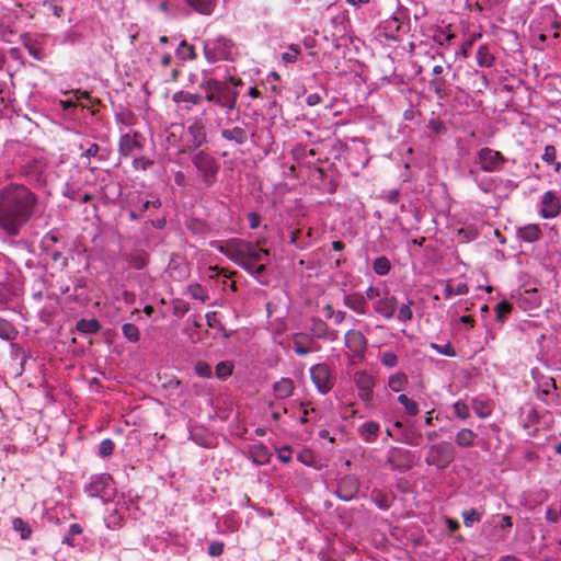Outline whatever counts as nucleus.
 I'll list each match as a JSON object with an SVG mask.
<instances>
[{
  "label": "nucleus",
  "mask_w": 561,
  "mask_h": 561,
  "mask_svg": "<svg viewBox=\"0 0 561 561\" xmlns=\"http://www.w3.org/2000/svg\"><path fill=\"white\" fill-rule=\"evenodd\" d=\"M344 344L354 357H364L367 350V339L362 331L348 330L344 335Z\"/></svg>",
  "instance_id": "obj_11"
},
{
  "label": "nucleus",
  "mask_w": 561,
  "mask_h": 561,
  "mask_svg": "<svg viewBox=\"0 0 561 561\" xmlns=\"http://www.w3.org/2000/svg\"><path fill=\"white\" fill-rule=\"evenodd\" d=\"M359 486V480L353 474H347L339 481L335 494L342 501L347 502L353 500L357 495Z\"/></svg>",
  "instance_id": "obj_13"
},
{
  "label": "nucleus",
  "mask_w": 561,
  "mask_h": 561,
  "mask_svg": "<svg viewBox=\"0 0 561 561\" xmlns=\"http://www.w3.org/2000/svg\"><path fill=\"white\" fill-rule=\"evenodd\" d=\"M157 9L163 13V14H169L172 10V4H171V0H161L159 3L157 2Z\"/></svg>",
  "instance_id": "obj_64"
},
{
  "label": "nucleus",
  "mask_w": 561,
  "mask_h": 561,
  "mask_svg": "<svg viewBox=\"0 0 561 561\" xmlns=\"http://www.w3.org/2000/svg\"><path fill=\"white\" fill-rule=\"evenodd\" d=\"M413 305H414V301L412 299H409L407 304H403L399 308L398 320L400 322L407 323L413 319V311H412Z\"/></svg>",
  "instance_id": "obj_47"
},
{
  "label": "nucleus",
  "mask_w": 561,
  "mask_h": 561,
  "mask_svg": "<svg viewBox=\"0 0 561 561\" xmlns=\"http://www.w3.org/2000/svg\"><path fill=\"white\" fill-rule=\"evenodd\" d=\"M456 450L448 442H439L428 447L425 455V462L438 470L446 469L455 459Z\"/></svg>",
  "instance_id": "obj_7"
},
{
  "label": "nucleus",
  "mask_w": 561,
  "mask_h": 561,
  "mask_svg": "<svg viewBox=\"0 0 561 561\" xmlns=\"http://www.w3.org/2000/svg\"><path fill=\"white\" fill-rule=\"evenodd\" d=\"M371 499L374 500V502L376 503V505L379 508L386 510V508L389 507V503H388L387 497L380 491L374 490L371 492Z\"/></svg>",
  "instance_id": "obj_57"
},
{
  "label": "nucleus",
  "mask_w": 561,
  "mask_h": 561,
  "mask_svg": "<svg viewBox=\"0 0 561 561\" xmlns=\"http://www.w3.org/2000/svg\"><path fill=\"white\" fill-rule=\"evenodd\" d=\"M471 405H472L474 413L480 419H486L492 413V409L486 400H483L480 398H474V399H472Z\"/></svg>",
  "instance_id": "obj_35"
},
{
  "label": "nucleus",
  "mask_w": 561,
  "mask_h": 561,
  "mask_svg": "<svg viewBox=\"0 0 561 561\" xmlns=\"http://www.w3.org/2000/svg\"><path fill=\"white\" fill-rule=\"evenodd\" d=\"M150 207H153V208H160L161 207V201L159 197H156L152 201H146L141 207H140V213H145L147 211Z\"/></svg>",
  "instance_id": "obj_63"
},
{
  "label": "nucleus",
  "mask_w": 561,
  "mask_h": 561,
  "mask_svg": "<svg viewBox=\"0 0 561 561\" xmlns=\"http://www.w3.org/2000/svg\"><path fill=\"white\" fill-rule=\"evenodd\" d=\"M408 382V376L402 371L391 375L388 379V386L393 392H400L403 390Z\"/></svg>",
  "instance_id": "obj_33"
},
{
  "label": "nucleus",
  "mask_w": 561,
  "mask_h": 561,
  "mask_svg": "<svg viewBox=\"0 0 561 561\" xmlns=\"http://www.w3.org/2000/svg\"><path fill=\"white\" fill-rule=\"evenodd\" d=\"M241 84V79H230V83L209 78L201 83V89L205 91V99L215 105L225 108L227 112L236 110L239 98L237 87Z\"/></svg>",
  "instance_id": "obj_3"
},
{
  "label": "nucleus",
  "mask_w": 561,
  "mask_h": 561,
  "mask_svg": "<svg viewBox=\"0 0 561 561\" xmlns=\"http://www.w3.org/2000/svg\"><path fill=\"white\" fill-rule=\"evenodd\" d=\"M469 291V287L466 283H458L456 286L447 284L444 288V296L446 299H450L453 296L466 295Z\"/></svg>",
  "instance_id": "obj_42"
},
{
  "label": "nucleus",
  "mask_w": 561,
  "mask_h": 561,
  "mask_svg": "<svg viewBox=\"0 0 561 561\" xmlns=\"http://www.w3.org/2000/svg\"><path fill=\"white\" fill-rule=\"evenodd\" d=\"M37 209V194L24 184L10 183L0 190V229L7 236H20Z\"/></svg>",
  "instance_id": "obj_1"
},
{
  "label": "nucleus",
  "mask_w": 561,
  "mask_h": 561,
  "mask_svg": "<svg viewBox=\"0 0 561 561\" xmlns=\"http://www.w3.org/2000/svg\"><path fill=\"white\" fill-rule=\"evenodd\" d=\"M187 134L190 139L186 146L181 150L182 153H192L206 142L205 125L202 118H194L188 123Z\"/></svg>",
  "instance_id": "obj_9"
},
{
  "label": "nucleus",
  "mask_w": 561,
  "mask_h": 561,
  "mask_svg": "<svg viewBox=\"0 0 561 561\" xmlns=\"http://www.w3.org/2000/svg\"><path fill=\"white\" fill-rule=\"evenodd\" d=\"M506 161L507 159L500 151L489 147L481 148L476 158V163L484 172H499L503 170Z\"/></svg>",
  "instance_id": "obj_8"
},
{
  "label": "nucleus",
  "mask_w": 561,
  "mask_h": 561,
  "mask_svg": "<svg viewBox=\"0 0 561 561\" xmlns=\"http://www.w3.org/2000/svg\"><path fill=\"white\" fill-rule=\"evenodd\" d=\"M16 336H18V331L14 328V325L10 321H8L3 318H0V339L5 340V341H12Z\"/></svg>",
  "instance_id": "obj_38"
},
{
  "label": "nucleus",
  "mask_w": 561,
  "mask_h": 561,
  "mask_svg": "<svg viewBox=\"0 0 561 561\" xmlns=\"http://www.w3.org/2000/svg\"><path fill=\"white\" fill-rule=\"evenodd\" d=\"M217 0H185V2L196 12L204 15H210L214 12Z\"/></svg>",
  "instance_id": "obj_31"
},
{
  "label": "nucleus",
  "mask_w": 561,
  "mask_h": 561,
  "mask_svg": "<svg viewBox=\"0 0 561 561\" xmlns=\"http://www.w3.org/2000/svg\"><path fill=\"white\" fill-rule=\"evenodd\" d=\"M101 325L95 319H81L77 322V330L83 333L94 334L100 330Z\"/></svg>",
  "instance_id": "obj_40"
},
{
  "label": "nucleus",
  "mask_w": 561,
  "mask_h": 561,
  "mask_svg": "<svg viewBox=\"0 0 561 561\" xmlns=\"http://www.w3.org/2000/svg\"><path fill=\"white\" fill-rule=\"evenodd\" d=\"M308 329L317 339H322L329 342H334L339 339V332L331 329L327 322L320 318H312L309 322Z\"/></svg>",
  "instance_id": "obj_15"
},
{
  "label": "nucleus",
  "mask_w": 561,
  "mask_h": 561,
  "mask_svg": "<svg viewBox=\"0 0 561 561\" xmlns=\"http://www.w3.org/2000/svg\"><path fill=\"white\" fill-rule=\"evenodd\" d=\"M125 506V503H117L113 510H108L107 514L104 517V523L108 529L116 530L123 527L124 525V514L122 513V508Z\"/></svg>",
  "instance_id": "obj_22"
},
{
  "label": "nucleus",
  "mask_w": 561,
  "mask_h": 561,
  "mask_svg": "<svg viewBox=\"0 0 561 561\" xmlns=\"http://www.w3.org/2000/svg\"><path fill=\"white\" fill-rule=\"evenodd\" d=\"M477 62L480 67L484 68H491L493 66L494 57L486 46L482 45L478 48Z\"/></svg>",
  "instance_id": "obj_36"
},
{
  "label": "nucleus",
  "mask_w": 561,
  "mask_h": 561,
  "mask_svg": "<svg viewBox=\"0 0 561 561\" xmlns=\"http://www.w3.org/2000/svg\"><path fill=\"white\" fill-rule=\"evenodd\" d=\"M381 297L382 296H381L380 289L378 287L369 286L366 289V295H365L366 300L369 299L374 302L375 300H377Z\"/></svg>",
  "instance_id": "obj_61"
},
{
  "label": "nucleus",
  "mask_w": 561,
  "mask_h": 561,
  "mask_svg": "<svg viewBox=\"0 0 561 561\" xmlns=\"http://www.w3.org/2000/svg\"><path fill=\"white\" fill-rule=\"evenodd\" d=\"M12 527L15 531L20 533L21 539L23 540L28 539L32 535L31 526L21 517L13 518Z\"/></svg>",
  "instance_id": "obj_39"
},
{
  "label": "nucleus",
  "mask_w": 561,
  "mask_h": 561,
  "mask_svg": "<svg viewBox=\"0 0 561 561\" xmlns=\"http://www.w3.org/2000/svg\"><path fill=\"white\" fill-rule=\"evenodd\" d=\"M463 524L466 527H472L476 523H480L483 516V511L479 508L466 510L461 513Z\"/></svg>",
  "instance_id": "obj_37"
},
{
  "label": "nucleus",
  "mask_w": 561,
  "mask_h": 561,
  "mask_svg": "<svg viewBox=\"0 0 561 561\" xmlns=\"http://www.w3.org/2000/svg\"><path fill=\"white\" fill-rule=\"evenodd\" d=\"M380 363L387 368H393L399 363V357L391 351H385L379 354Z\"/></svg>",
  "instance_id": "obj_50"
},
{
  "label": "nucleus",
  "mask_w": 561,
  "mask_h": 561,
  "mask_svg": "<svg viewBox=\"0 0 561 561\" xmlns=\"http://www.w3.org/2000/svg\"><path fill=\"white\" fill-rule=\"evenodd\" d=\"M344 305L358 314H366L368 304L364 295L359 293L345 294L343 298Z\"/></svg>",
  "instance_id": "obj_21"
},
{
  "label": "nucleus",
  "mask_w": 561,
  "mask_h": 561,
  "mask_svg": "<svg viewBox=\"0 0 561 561\" xmlns=\"http://www.w3.org/2000/svg\"><path fill=\"white\" fill-rule=\"evenodd\" d=\"M82 534V527L79 524H71L69 530L62 538V543L68 545L69 547H76V537Z\"/></svg>",
  "instance_id": "obj_44"
},
{
  "label": "nucleus",
  "mask_w": 561,
  "mask_h": 561,
  "mask_svg": "<svg viewBox=\"0 0 561 561\" xmlns=\"http://www.w3.org/2000/svg\"><path fill=\"white\" fill-rule=\"evenodd\" d=\"M373 307L375 312L380 314L382 318L390 320L396 314L398 300L394 296H391L386 291L385 296L374 301Z\"/></svg>",
  "instance_id": "obj_16"
},
{
  "label": "nucleus",
  "mask_w": 561,
  "mask_h": 561,
  "mask_svg": "<svg viewBox=\"0 0 561 561\" xmlns=\"http://www.w3.org/2000/svg\"><path fill=\"white\" fill-rule=\"evenodd\" d=\"M354 382L356 385L360 400L366 403H370L374 397V377L365 370H359L354 374Z\"/></svg>",
  "instance_id": "obj_12"
},
{
  "label": "nucleus",
  "mask_w": 561,
  "mask_h": 561,
  "mask_svg": "<svg viewBox=\"0 0 561 561\" xmlns=\"http://www.w3.org/2000/svg\"><path fill=\"white\" fill-rule=\"evenodd\" d=\"M172 100L181 110L190 112L194 105H199L203 102V96L187 91H178L173 94Z\"/></svg>",
  "instance_id": "obj_20"
},
{
  "label": "nucleus",
  "mask_w": 561,
  "mask_h": 561,
  "mask_svg": "<svg viewBox=\"0 0 561 561\" xmlns=\"http://www.w3.org/2000/svg\"><path fill=\"white\" fill-rule=\"evenodd\" d=\"M411 453L401 447H391L387 453V463L391 470L408 468Z\"/></svg>",
  "instance_id": "obj_18"
},
{
  "label": "nucleus",
  "mask_w": 561,
  "mask_h": 561,
  "mask_svg": "<svg viewBox=\"0 0 561 561\" xmlns=\"http://www.w3.org/2000/svg\"><path fill=\"white\" fill-rule=\"evenodd\" d=\"M249 455L256 465H265L270 461L271 453L263 444H256L249 448Z\"/></svg>",
  "instance_id": "obj_28"
},
{
  "label": "nucleus",
  "mask_w": 561,
  "mask_h": 561,
  "mask_svg": "<svg viewBox=\"0 0 561 561\" xmlns=\"http://www.w3.org/2000/svg\"><path fill=\"white\" fill-rule=\"evenodd\" d=\"M140 135L138 133L124 134L119 138L118 151L122 157H129L136 149H141L142 145L139 140Z\"/></svg>",
  "instance_id": "obj_19"
},
{
  "label": "nucleus",
  "mask_w": 561,
  "mask_h": 561,
  "mask_svg": "<svg viewBox=\"0 0 561 561\" xmlns=\"http://www.w3.org/2000/svg\"><path fill=\"white\" fill-rule=\"evenodd\" d=\"M125 339L131 343H137L140 337L138 328L134 323H125L122 327Z\"/></svg>",
  "instance_id": "obj_49"
},
{
  "label": "nucleus",
  "mask_w": 561,
  "mask_h": 561,
  "mask_svg": "<svg viewBox=\"0 0 561 561\" xmlns=\"http://www.w3.org/2000/svg\"><path fill=\"white\" fill-rule=\"evenodd\" d=\"M115 444L112 439L105 438L99 445V456L105 458L113 454Z\"/></svg>",
  "instance_id": "obj_53"
},
{
  "label": "nucleus",
  "mask_w": 561,
  "mask_h": 561,
  "mask_svg": "<svg viewBox=\"0 0 561 561\" xmlns=\"http://www.w3.org/2000/svg\"><path fill=\"white\" fill-rule=\"evenodd\" d=\"M556 157H557V150H556L554 146L547 145L545 147L541 159L543 162H546L548 164H553L554 171L559 172L561 169V162H557Z\"/></svg>",
  "instance_id": "obj_41"
},
{
  "label": "nucleus",
  "mask_w": 561,
  "mask_h": 561,
  "mask_svg": "<svg viewBox=\"0 0 561 561\" xmlns=\"http://www.w3.org/2000/svg\"><path fill=\"white\" fill-rule=\"evenodd\" d=\"M310 375L312 382L322 394L328 393L334 386V378L327 364H317L311 367Z\"/></svg>",
  "instance_id": "obj_10"
},
{
  "label": "nucleus",
  "mask_w": 561,
  "mask_h": 561,
  "mask_svg": "<svg viewBox=\"0 0 561 561\" xmlns=\"http://www.w3.org/2000/svg\"><path fill=\"white\" fill-rule=\"evenodd\" d=\"M300 54V46L298 44H290L288 46V50L282 54V61L285 64H294L297 61V58Z\"/></svg>",
  "instance_id": "obj_46"
},
{
  "label": "nucleus",
  "mask_w": 561,
  "mask_h": 561,
  "mask_svg": "<svg viewBox=\"0 0 561 561\" xmlns=\"http://www.w3.org/2000/svg\"><path fill=\"white\" fill-rule=\"evenodd\" d=\"M125 260L131 267L142 270L148 264L149 255L145 250H134L125 254Z\"/></svg>",
  "instance_id": "obj_26"
},
{
  "label": "nucleus",
  "mask_w": 561,
  "mask_h": 561,
  "mask_svg": "<svg viewBox=\"0 0 561 561\" xmlns=\"http://www.w3.org/2000/svg\"><path fill=\"white\" fill-rule=\"evenodd\" d=\"M295 387L290 378H282L273 386L274 396L276 399L284 400L293 394Z\"/></svg>",
  "instance_id": "obj_27"
},
{
  "label": "nucleus",
  "mask_w": 561,
  "mask_h": 561,
  "mask_svg": "<svg viewBox=\"0 0 561 561\" xmlns=\"http://www.w3.org/2000/svg\"><path fill=\"white\" fill-rule=\"evenodd\" d=\"M248 221L251 229H256L261 224V217L257 213L251 211L248 215Z\"/></svg>",
  "instance_id": "obj_62"
},
{
  "label": "nucleus",
  "mask_w": 561,
  "mask_h": 561,
  "mask_svg": "<svg viewBox=\"0 0 561 561\" xmlns=\"http://www.w3.org/2000/svg\"><path fill=\"white\" fill-rule=\"evenodd\" d=\"M453 410L454 414L460 420H467L470 416L469 405L461 400L454 403Z\"/></svg>",
  "instance_id": "obj_51"
},
{
  "label": "nucleus",
  "mask_w": 561,
  "mask_h": 561,
  "mask_svg": "<svg viewBox=\"0 0 561 561\" xmlns=\"http://www.w3.org/2000/svg\"><path fill=\"white\" fill-rule=\"evenodd\" d=\"M373 268L377 275L383 276L390 272L391 264L388 257L379 256L374 261Z\"/></svg>",
  "instance_id": "obj_45"
},
{
  "label": "nucleus",
  "mask_w": 561,
  "mask_h": 561,
  "mask_svg": "<svg viewBox=\"0 0 561 561\" xmlns=\"http://www.w3.org/2000/svg\"><path fill=\"white\" fill-rule=\"evenodd\" d=\"M421 439L420 433H405L403 434V437L400 439L402 443L410 445V446H419Z\"/></svg>",
  "instance_id": "obj_59"
},
{
  "label": "nucleus",
  "mask_w": 561,
  "mask_h": 561,
  "mask_svg": "<svg viewBox=\"0 0 561 561\" xmlns=\"http://www.w3.org/2000/svg\"><path fill=\"white\" fill-rule=\"evenodd\" d=\"M541 229L538 225L531 224L517 230V238L525 242H535L540 238Z\"/></svg>",
  "instance_id": "obj_29"
},
{
  "label": "nucleus",
  "mask_w": 561,
  "mask_h": 561,
  "mask_svg": "<svg viewBox=\"0 0 561 561\" xmlns=\"http://www.w3.org/2000/svg\"><path fill=\"white\" fill-rule=\"evenodd\" d=\"M430 347L435 350L437 353H439L442 355L449 356V357L456 356V351L450 343H446L444 345H439L437 343H431Z\"/></svg>",
  "instance_id": "obj_54"
},
{
  "label": "nucleus",
  "mask_w": 561,
  "mask_h": 561,
  "mask_svg": "<svg viewBox=\"0 0 561 561\" xmlns=\"http://www.w3.org/2000/svg\"><path fill=\"white\" fill-rule=\"evenodd\" d=\"M307 339V335L300 333L295 336L294 340V351L299 356H306L309 353L319 351V346L312 340H309L308 343H304V340Z\"/></svg>",
  "instance_id": "obj_24"
},
{
  "label": "nucleus",
  "mask_w": 561,
  "mask_h": 561,
  "mask_svg": "<svg viewBox=\"0 0 561 561\" xmlns=\"http://www.w3.org/2000/svg\"><path fill=\"white\" fill-rule=\"evenodd\" d=\"M430 84L438 99L443 100L450 95V88L445 78L435 77L431 80Z\"/></svg>",
  "instance_id": "obj_30"
},
{
  "label": "nucleus",
  "mask_w": 561,
  "mask_h": 561,
  "mask_svg": "<svg viewBox=\"0 0 561 561\" xmlns=\"http://www.w3.org/2000/svg\"><path fill=\"white\" fill-rule=\"evenodd\" d=\"M44 7H46L56 18H60L64 9L55 3V0H45Z\"/></svg>",
  "instance_id": "obj_60"
},
{
  "label": "nucleus",
  "mask_w": 561,
  "mask_h": 561,
  "mask_svg": "<svg viewBox=\"0 0 561 561\" xmlns=\"http://www.w3.org/2000/svg\"><path fill=\"white\" fill-rule=\"evenodd\" d=\"M153 165V161L146 157L135 158L133 161V168L135 170L146 171Z\"/></svg>",
  "instance_id": "obj_56"
},
{
  "label": "nucleus",
  "mask_w": 561,
  "mask_h": 561,
  "mask_svg": "<svg viewBox=\"0 0 561 561\" xmlns=\"http://www.w3.org/2000/svg\"><path fill=\"white\" fill-rule=\"evenodd\" d=\"M194 371L201 378H209L211 376V366L206 362H197L194 366Z\"/></svg>",
  "instance_id": "obj_55"
},
{
  "label": "nucleus",
  "mask_w": 561,
  "mask_h": 561,
  "mask_svg": "<svg viewBox=\"0 0 561 561\" xmlns=\"http://www.w3.org/2000/svg\"><path fill=\"white\" fill-rule=\"evenodd\" d=\"M398 401L400 404H402L404 407L407 414H409L411 416H415L419 414L420 409H419L417 402L410 399L407 394H400L398 397Z\"/></svg>",
  "instance_id": "obj_43"
},
{
  "label": "nucleus",
  "mask_w": 561,
  "mask_h": 561,
  "mask_svg": "<svg viewBox=\"0 0 561 561\" xmlns=\"http://www.w3.org/2000/svg\"><path fill=\"white\" fill-rule=\"evenodd\" d=\"M541 205L542 206L539 210V215L542 218H546V219L554 218L560 214L561 199L552 191H548L543 194V196L541 198Z\"/></svg>",
  "instance_id": "obj_14"
},
{
  "label": "nucleus",
  "mask_w": 561,
  "mask_h": 561,
  "mask_svg": "<svg viewBox=\"0 0 561 561\" xmlns=\"http://www.w3.org/2000/svg\"><path fill=\"white\" fill-rule=\"evenodd\" d=\"M512 311V305L506 301L502 300L495 306V312H496V320L500 322H503L505 317Z\"/></svg>",
  "instance_id": "obj_52"
},
{
  "label": "nucleus",
  "mask_w": 561,
  "mask_h": 561,
  "mask_svg": "<svg viewBox=\"0 0 561 561\" xmlns=\"http://www.w3.org/2000/svg\"><path fill=\"white\" fill-rule=\"evenodd\" d=\"M217 250L251 275L259 277L266 270L270 252L256 243L232 238L217 247Z\"/></svg>",
  "instance_id": "obj_2"
},
{
  "label": "nucleus",
  "mask_w": 561,
  "mask_h": 561,
  "mask_svg": "<svg viewBox=\"0 0 561 561\" xmlns=\"http://www.w3.org/2000/svg\"><path fill=\"white\" fill-rule=\"evenodd\" d=\"M220 135L227 141L234 142L236 145H244L248 140V134L244 128L234 126L233 128H224Z\"/></svg>",
  "instance_id": "obj_23"
},
{
  "label": "nucleus",
  "mask_w": 561,
  "mask_h": 561,
  "mask_svg": "<svg viewBox=\"0 0 561 561\" xmlns=\"http://www.w3.org/2000/svg\"><path fill=\"white\" fill-rule=\"evenodd\" d=\"M531 374L537 388L540 389L542 394L548 396L552 389L557 388L556 380L552 377L540 374L537 369H533Z\"/></svg>",
  "instance_id": "obj_25"
},
{
  "label": "nucleus",
  "mask_w": 561,
  "mask_h": 561,
  "mask_svg": "<svg viewBox=\"0 0 561 561\" xmlns=\"http://www.w3.org/2000/svg\"><path fill=\"white\" fill-rule=\"evenodd\" d=\"M89 497L100 499L103 503L112 501L116 494L114 482L110 474L102 473L91 478L84 486Z\"/></svg>",
  "instance_id": "obj_6"
},
{
  "label": "nucleus",
  "mask_w": 561,
  "mask_h": 561,
  "mask_svg": "<svg viewBox=\"0 0 561 561\" xmlns=\"http://www.w3.org/2000/svg\"><path fill=\"white\" fill-rule=\"evenodd\" d=\"M175 55L178 58H180L181 60H194L196 59V53H195V48L193 45L188 44L186 41H182L176 50H175Z\"/></svg>",
  "instance_id": "obj_34"
},
{
  "label": "nucleus",
  "mask_w": 561,
  "mask_h": 561,
  "mask_svg": "<svg viewBox=\"0 0 561 561\" xmlns=\"http://www.w3.org/2000/svg\"><path fill=\"white\" fill-rule=\"evenodd\" d=\"M190 154L201 183L206 188L213 187L217 182L220 169L218 160L206 150L194 151Z\"/></svg>",
  "instance_id": "obj_5"
},
{
  "label": "nucleus",
  "mask_w": 561,
  "mask_h": 561,
  "mask_svg": "<svg viewBox=\"0 0 561 561\" xmlns=\"http://www.w3.org/2000/svg\"><path fill=\"white\" fill-rule=\"evenodd\" d=\"M204 56L210 64L233 61L238 56V48L231 38L218 35L204 42Z\"/></svg>",
  "instance_id": "obj_4"
},
{
  "label": "nucleus",
  "mask_w": 561,
  "mask_h": 561,
  "mask_svg": "<svg viewBox=\"0 0 561 561\" xmlns=\"http://www.w3.org/2000/svg\"><path fill=\"white\" fill-rule=\"evenodd\" d=\"M477 434L469 428H461L455 437V442L459 447L467 448L473 445Z\"/></svg>",
  "instance_id": "obj_32"
},
{
  "label": "nucleus",
  "mask_w": 561,
  "mask_h": 561,
  "mask_svg": "<svg viewBox=\"0 0 561 561\" xmlns=\"http://www.w3.org/2000/svg\"><path fill=\"white\" fill-rule=\"evenodd\" d=\"M233 373V364L231 362L225 360L220 362L216 365L215 374L219 379H226L231 376Z\"/></svg>",
  "instance_id": "obj_48"
},
{
  "label": "nucleus",
  "mask_w": 561,
  "mask_h": 561,
  "mask_svg": "<svg viewBox=\"0 0 561 561\" xmlns=\"http://www.w3.org/2000/svg\"><path fill=\"white\" fill-rule=\"evenodd\" d=\"M358 437L366 444H374L381 434V425L376 421H365L356 428Z\"/></svg>",
  "instance_id": "obj_17"
},
{
  "label": "nucleus",
  "mask_w": 561,
  "mask_h": 561,
  "mask_svg": "<svg viewBox=\"0 0 561 561\" xmlns=\"http://www.w3.org/2000/svg\"><path fill=\"white\" fill-rule=\"evenodd\" d=\"M225 543L221 541H211L208 546V554L210 557H220L224 553Z\"/></svg>",
  "instance_id": "obj_58"
}]
</instances>
